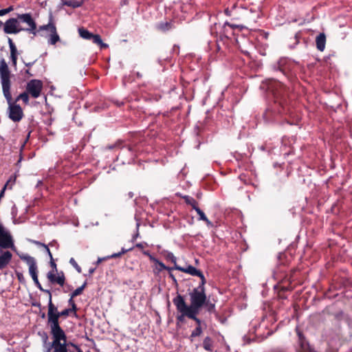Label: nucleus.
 <instances>
[{
	"label": "nucleus",
	"instance_id": "nucleus-1",
	"mask_svg": "<svg viewBox=\"0 0 352 352\" xmlns=\"http://www.w3.org/2000/svg\"><path fill=\"white\" fill-rule=\"evenodd\" d=\"M269 94L272 96L273 102L269 103L263 113L266 124L293 125L289 120L292 111L288 100V90L285 85L277 80H271L267 86Z\"/></svg>",
	"mask_w": 352,
	"mask_h": 352
},
{
	"label": "nucleus",
	"instance_id": "nucleus-2",
	"mask_svg": "<svg viewBox=\"0 0 352 352\" xmlns=\"http://www.w3.org/2000/svg\"><path fill=\"white\" fill-rule=\"evenodd\" d=\"M110 151H113L115 153L118 151L119 152L117 155V158L119 157H127V163H130L131 161H133L138 154L142 152L140 144H135L132 145H124L122 141L118 140L116 142L109 144L102 148L96 149V153H107Z\"/></svg>",
	"mask_w": 352,
	"mask_h": 352
},
{
	"label": "nucleus",
	"instance_id": "nucleus-3",
	"mask_svg": "<svg viewBox=\"0 0 352 352\" xmlns=\"http://www.w3.org/2000/svg\"><path fill=\"white\" fill-rule=\"evenodd\" d=\"M206 282H200L199 285L189 292L190 303L204 307L209 313H215V304L208 298L206 294Z\"/></svg>",
	"mask_w": 352,
	"mask_h": 352
},
{
	"label": "nucleus",
	"instance_id": "nucleus-4",
	"mask_svg": "<svg viewBox=\"0 0 352 352\" xmlns=\"http://www.w3.org/2000/svg\"><path fill=\"white\" fill-rule=\"evenodd\" d=\"M49 295L48 312H47V323L50 327L52 336L65 334L64 331L59 324V311L57 307L53 304L52 300V294L50 291H46Z\"/></svg>",
	"mask_w": 352,
	"mask_h": 352
},
{
	"label": "nucleus",
	"instance_id": "nucleus-5",
	"mask_svg": "<svg viewBox=\"0 0 352 352\" xmlns=\"http://www.w3.org/2000/svg\"><path fill=\"white\" fill-rule=\"evenodd\" d=\"M11 73L6 60L2 58L0 61V78L4 96L9 97V89L11 87Z\"/></svg>",
	"mask_w": 352,
	"mask_h": 352
},
{
	"label": "nucleus",
	"instance_id": "nucleus-6",
	"mask_svg": "<svg viewBox=\"0 0 352 352\" xmlns=\"http://www.w3.org/2000/svg\"><path fill=\"white\" fill-rule=\"evenodd\" d=\"M53 341L50 343V347L47 352H68L67 347L72 343H67V338L65 334L52 336Z\"/></svg>",
	"mask_w": 352,
	"mask_h": 352
},
{
	"label": "nucleus",
	"instance_id": "nucleus-7",
	"mask_svg": "<svg viewBox=\"0 0 352 352\" xmlns=\"http://www.w3.org/2000/svg\"><path fill=\"white\" fill-rule=\"evenodd\" d=\"M10 98L5 96L8 104L9 118L14 122H19L23 117V112L21 107L19 104L12 103V98L9 89Z\"/></svg>",
	"mask_w": 352,
	"mask_h": 352
},
{
	"label": "nucleus",
	"instance_id": "nucleus-8",
	"mask_svg": "<svg viewBox=\"0 0 352 352\" xmlns=\"http://www.w3.org/2000/svg\"><path fill=\"white\" fill-rule=\"evenodd\" d=\"M17 255L19 258L26 263V264L29 266V273L32 278L34 283H37L38 284V279L37 275V265L35 261V258L27 254L19 253L17 252Z\"/></svg>",
	"mask_w": 352,
	"mask_h": 352
},
{
	"label": "nucleus",
	"instance_id": "nucleus-9",
	"mask_svg": "<svg viewBox=\"0 0 352 352\" xmlns=\"http://www.w3.org/2000/svg\"><path fill=\"white\" fill-rule=\"evenodd\" d=\"M43 84L40 80H30L26 85V91L33 98H37L40 96Z\"/></svg>",
	"mask_w": 352,
	"mask_h": 352
},
{
	"label": "nucleus",
	"instance_id": "nucleus-10",
	"mask_svg": "<svg viewBox=\"0 0 352 352\" xmlns=\"http://www.w3.org/2000/svg\"><path fill=\"white\" fill-rule=\"evenodd\" d=\"M177 296L183 305V307L184 309V311H185L186 312L185 315H187V318L190 319L197 317V315L199 313L201 309L204 308V307H201L199 305H195L192 303H190V305H187L184 297L180 294H178Z\"/></svg>",
	"mask_w": 352,
	"mask_h": 352
},
{
	"label": "nucleus",
	"instance_id": "nucleus-11",
	"mask_svg": "<svg viewBox=\"0 0 352 352\" xmlns=\"http://www.w3.org/2000/svg\"><path fill=\"white\" fill-rule=\"evenodd\" d=\"M175 270H179L180 272L190 274L192 276H198L200 278L201 281L200 282H206V279L202 273L201 271L199 270H197L192 265H188L186 267H181V266H176L173 267Z\"/></svg>",
	"mask_w": 352,
	"mask_h": 352
},
{
	"label": "nucleus",
	"instance_id": "nucleus-12",
	"mask_svg": "<svg viewBox=\"0 0 352 352\" xmlns=\"http://www.w3.org/2000/svg\"><path fill=\"white\" fill-rule=\"evenodd\" d=\"M239 25L231 24L228 21H226L222 26V29L220 32V39L223 41L224 38L226 39H231L232 36L234 35L233 30L235 28H238Z\"/></svg>",
	"mask_w": 352,
	"mask_h": 352
},
{
	"label": "nucleus",
	"instance_id": "nucleus-13",
	"mask_svg": "<svg viewBox=\"0 0 352 352\" xmlns=\"http://www.w3.org/2000/svg\"><path fill=\"white\" fill-rule=\"evenodd\" d=\"M272 68L274 71L280 72L284 76H287L289 70L288 59L286 58H280L272 65Z\"/></svg>",
	"mask_w": 352,
	"mask_h": 352
},
{
	"label": "nucleus",
	"instance_id": "nucleus-14",
	"mask_svg": "<svg viewBox=\"0 0 352 352\" xmlns=\"http://www.w3.org/2000/svg\"><path fill=\"white\" fill-rule=\"evenodd\" d=\"M298 337L299 347L296 349L297 352H310L311 349L308 342L306 340L303 333L299 330H296Z\"/></svg>",
	"mask_w": 352,
	"mask_h": 352
},
{
	"label": "nucleus",
	"instance_id": "nucleus-15",
	"mask_svg": "<svg viewBox=\"0 0 352 352\" xmlns=\"http://www.w3.org/2000/svg\"><path fill=\"white\" fill-rule=\"evenodd\" d=\"M173 302L176 307L177 311L180 313L179 315H177L176 316V320L177 322H184L185 317H187V315L186 314L185 311H184V307L182 302L180 301L178 296H177L175 298L173 299Z\"/></svg>",
	"mask_w": 352,
	"mask_h": 352
},
{
	"label": "nucleus",
	"instance_id": "nucleus-16",
	"mask_svg": "<svg viewBox=\"0 0 352 352\" xmlns=\"http://www.w3.org/2000/svg\"><path fill=\"white\" fill-rule=\"evenodd\" d=\"M47 277L50 282L52 284L57 283L60 286H63L65 283V276L63 272L60 274L56 276L54 270L49 272L47 274Z\"/></svg>",
	"mask_w": 352,
	"mask_h": 352
},
{
	"label": "nucleus",
	"instance_id": "nucleus-17",
	"mask_svg": "<svg viewBox=\"0 0 352 352\" xmlns=\"http://www.w3.org/2000/svg\"><path fill=\"white\" fill-rule=\"evenodd\" d=\"M0 246L3 248L14 249V243L11 236L6 232L0 235Z\"/></svg>",
	"mask_w": 352,
	"mask_h": 352
},
{
	"label": "nucleus",
	"instance_id": "nucleus-18",
	"mask_svg": "<svg viewBox=\"0 0 352 352\" xmlns=\"http://www.w3.org/2000/svg\"><path fill=\"white\" fill-rule=\"evenodd\" d=\"M153 262L156 264L155 267L153 268V273L155 275H158L162 270H168V272H171L175 270L173 267L166 266L157 258H156L155 261H153Z\"/></svg>",
	"mask_w": 352,
	"mask_h": 352
},
{
	"label": "nucleus",
	"instance_id": "nucleus-19",
	"mask_svg": "<svg viewBox=\"0 0 352 352\" xmlns=\"http://www.w3.org/2000/svg\"><path fill=\"white\" fill-rule=\"evenodd\" d=\"M8 44L10 50V58L13 66L16 65L18 52L15 44L13 43L12 38H8Z\"/></svg>",
	"mask_w": 352,
	"mask_h": 352
},
{
	"label": "nucleus",
	"instance_id": "nucleus-20",
	"mask_svg": "<svg viewBox=\"0 0 352 352\" xmlns=\"http://www.w3.org/2000/svg\"><path fill=\"white\" fill-rule=\"evenodd\" d=\"M89 41H92V42L97 45L100 49H104L109 47L108 44L102 41L99 34H94L89 32Z\"/></svg>",
	"mask_w": 352,
	"mask_h": 352
},
{
	"label": "nucleus",
	"instance_id": "nucleus-21",
	"mask_svg": "<svg viewBox=\"0 0 352 352\" xmlns=\"http://www.w3.org/2000/svg\"><path fill=\"white\" fill-rule=\"evenodd\" d=\"M12 254L9 251L4 252L0 256V270L5 268L12 259Z\"/></svg>",
	"mask_w": 352,
	"mask_h": 352
},
{
	"label": "nucleus",
	"instance_id": "nucleus-22",
	"mask_svg": "<svg viewBox=\"0 0 352 352\" xmlns=\"http://www.w3.org/2000/svg\"><path fill=\"white\" fill-rule=\"evenodd\" d=\"M316 43L317 49L320 52H323L326 45V36L324 33H320L316 36Z\"/></svg>",
	"mask_w": 352,
	"mask_h": 352
},
{
	"label": "nucleus",
	"instance_id": "nucleus-23",
	"mask_svg": "<svg viewBox=\"0 0 352 352\" xmlns=\"http://www.w3.org/2000/svg\"><path fill=\"white\" fill-rule=\"evenodd\" d=\"M16 177H10V179L5 184L3 188L0 192V199L3 197L6 189L11 190L12 186L15 184Z\"/></svg>",
	"mask_w": 352,
	"mask_h": 352
},
{
	"label": "nucleus",
	"instance_id": "nucleus-24",
	"mask_svg": "<svg viewBox=\"0 0 352 352\" xmlns=\"http://www.w3.org/2000/svg\"><path fill=\"white\" fill-rule=\"evenodd\" d=\"M162 254L163 255V256L164 257V258L166 261H170L172 263L174 264L173 267L179 266L177 264V258H176V256L172 252H168L167 250H164L162 252Z\"/></svg>",
	"mask_w": 352,
	"mask_h": 352
},
{
	"label": "nucleus",
	"instance_id": "nucleus-25",
	"mask_svg": "<svg viewBox=\"0 0 352 352\" xmlns=\"http://www.w3.org/2000/svg\"><path fill=\"white\" fill-rule=\"evenodd\" d=\"M133 250V248H130L129 249H124V248H122V250L121 252H118V253H114L110 256H107L106 257H104L102 258H98L97 263H100L102 261H104V260H107V259H109V258H118V257H120L121 256L122 254H125L126 252H129V251H131Z\"/></svg>",
	"mask_w": 352,
	"mask_h": 352
},
{
	"label": "nucleus",
	"instance_id": "nucleus-26",
	"mask_svg": "<svg viewBox=\"0 0 352 352\" xmlns=\"http://www.w3.org/2000/svg\"><path fill=\"white\" fill-rule=\"evenodd\" d=\"M61 2L63 6L74 8L80 6L82 4L81 0H61Z\"/></svg>",
	"mask_w": 352,
	"mask_h": 352
},
{
	"label": "nucleus",
	"instance_id": "nucleus-27",
	"mask_svg": "<svg viewBox=\"0 0 352 352\" xmlns=\"http://www.w3.org/2000/svg\"><path fill=\"white\" fill-rule=\"evenodd\" d=\"M184 199L186 204L190 205L195 210V208H198L197 201L192 197L188 195L181 196Z\"/></svg>",
	"mask_w": 352,
	"mask_h": 352
},
{
	"label": "nucleus",
	"instance_id": "nucleus-28",
	"mask_svg": "<svg viewBox=\"0 0 352 352\" xmlns=\"http://www.w3.org/2000/svg\"><path fill=\"white\" fill-rule=\"evenodd\" d=\"M195 211L197 212V214L199 216V220H202L204 222H206V223L208 226H212V222L207 218V217L206 216L204 212L199 208H195Z\"/></svg>",
	"mask_w": 352,
	"mask_h": 352
},
{
	"label": "nucleus",
	"instance_id": "nucleus-29",
	"mask_svg": "<svg viewBox=\"0 0 352 352\" xmlns=\"http://www.w3.org/2000/svg\"><path fill=\"white\" fill-rule=\"evenodd\" d=\"M203 347L208 351H211L212 350V340L211 338L207 336L204 338L203 341Z\"/></svg>",
	"mask_w": 352,
	"mask_h": 352
},
{
	"label": "nucleus",
	"instance_id": "nucleus-30",
	"mask_svg": "<svg viewBox=\"0 0 352 352\" xmlns=\"http://www.w3.org/2000/svg\"><path fill=\"white\" fill-rule=\"evenodd\" d=\"M203 333V327H196L195 329L191 332L190 339L191 341L193 338L200 336Z\"/></svg>",
	"mask_w": 352,
	"mask_h": 352
},
{
	"label": "nucleus",
	"instance_id": "nucleus-31",
	"mask_svg": "<svg viewBox=\"0 0 352 352\" xmlns=\"http://www.w3.org/2000/svg\"><path fill=\"white\" fill-rule=\"evenodd\" d=\"M28 95H29V93H28V91H24V92H23V93L20 94L17 96V98H16V101H18V100H23V102H24L25 104H28V102H29V96H28Z\"/></svg>",
	"mask_w": 352,
	"mask_h": 352
},
{
	"label": "nucleus",
	"instance_id": "nucleus-32",
	"mask_svg": "<svg viewBox=\"0 0 352 352\" xmlns=\"http://www.w3.org/2000/svg\"><path fill=\"white\" fill-rule=\"evenodd\" d=\"M87 285V282H85L82 285L79 287L78 288L76 289L72 293V298H74V297L80 295L82 294V291L84 290L85 287Z\"/></svg>",
	"mask_w": 352,
	"mask_h": 352
},
{
	"label": "nucleus",
	"instance_id": "nucleus-33",
	"mask_svg": "<svg viewBox=\"0 0 352 352\" xmlns=\"http://www.w3.org/2000/svg\"><path fill=\"white\" fill-rule=\"evenodd\" d=\"M78 33L80 37L84 39H88V30L84 28L83 27L78 28Z\"/></svg>",
	"mask_w": 352,
	"mask_h": 352
},
{
	"label": "nucleus",
	"instance_id": "nucleus-34",
	"mask_svg": "<svg viewBox=\"0 0 352 352\" xmlns=\"http://www.w3.org/2000/svg\"><path fill=\"white\" fill-rule=\"evenodd\" d=\"M69 263L78 271V272H79V273L81 272V268L78 265V263H76V261H75V259L74 258H70Z\"/></svg>",
	"mask_w": 352,
	"mask_h": 352
},
{
	"label": "nucleus",
	"instance_id": "nucleus-35",
	"mask_svg": "<svg viewBox=\"0 0 352 352\" xmlns=\"http://www.w3.org/2000/svg\"><path fill=\"white\" fill-rule=\"evenodd\" d=\"M72 311H74L73 309H65L64 310H63L62 311L59 312V316L60 317L63 316V317H67L69 316V314L72 312Z\"/></svg>",
	"mask_w": 352,
	"mask_h": 352
},
{
	"label": "nucleus",
	"instance_id": "nucleus-36",
	"mask_svg": "<svg viewBox=\"0 0 352 352\" xmlns=\"http://www.w3.org/2000/svg\"><path fill=\"white\" fill-rule=\"evenodd\" d=\"M191 320H193L195 322L196 327H203V325L206 326L205 322L201 321L198 317L191 318Z\"/></svg>",
	"mask_w": 352,
	"mask_h": 352
},
{
	"label": "nucleus",
	"instance_id": "nucleus-37",
	"mask_svg": "<svg viewBox=\"0 0 352 352\" xmlns=\"http://www.w3.org/2000/svg\"><path fill=\"white\" fill-rule=\"evenodd\" d=\"M170 24L168 22L166 23H162L160 25V28L163 31L168 30L170 28Z\"/></svg>",
	"mask_w": 352,
	"mask_h": 352
},
{
	"label": "nucleus",
	"instance_id": "nucleus-38",
	"mask_svg": "<svg viewBox=\"0 0 352 352\" xmlns=\"http://www.w3.org/2000/svg\"><path fill=\"white\" fill-rule=\"evenodd\" d=\"M142 253H143L144 255L147 256L149 258V260L153 262V261H155L156 258L154 257L153 255H151L150 254L149 251H148V250H142Z\"/></svg>",
	"mask_w": 352,
	"mask_h": 352
},
{
	"label": "nucleus",
	"instance_id": "nucleus-39",
	"mask_svg": "<svg viewBox=\"0 0 352 352\" xmlns=\"http://www.w3.org/2000/svg\"><path fill=\"white\" fill-rule=\"evenodd\" d=\"M37 244H38V245H41V246L45 248L47 253L48 254V255L50 256V258H52V257H53L52 254V253H51V252H50V249L48 248V245H45L44 243H40V242H37Z\"/></svg>",
	"mask_w": 352,
	"mask_h": 352
},
{
	"label": "nucleus",
	"instance_id": "nucleus-40",
	"mask_svg": "<svg viewBox=\"0 0 352 352\" xmlns=\"http://www.w3.org/2000/svg\"><path fill=\"white\" fill-rule=\"evenodd\" d=\"M147 246V244L146 243H139L135 244V247L141 250L142 251L144 250V248Z\"/></svg>",
	"mask_w": 352,
	"mask_h": 352
},
{
	"label": "nucleus",
	"instance_id": "nucleus-41",
	"mask_svg": "<svg viewBox=\"0 0 352 352\" xmlns=\"http://www.w3.org/2000/svg\"><path fill=\"white\" fill-rule=\"evenodd\" d=\"M69 305H72V309H73V311H75L76 309V305L73 298H72V297L69 300Z\"/></svg>",
	"mask_w": 352,
	"mask_h": 352
},
{
	"label": "nucleus",
	"instance_id": "nucleus-42",
	"mask_svg": "<svg viewBox=\"0 0 352 352\" xmlns=\"http://www.w3.org/2000/svg\"><path fill=\"white\" fill-rule=\"evenodd\" d=\"M50 265L53 268V270L54 271V272H57L56 264L55 263V262L53 259V257H52V258H50Z\"/></svg>",
	"mask_w": 352,
	"mask_h": 352
},
{
	"label": "nucleus",
	"instance_id": "nucleus-43",
	"mask_svg": "<svg viewBox=\"0 0 352 352\" xmlns=\"http://www.w3.org/2000/svg\"><path fill=\"white\" fill-rule=\"evenodd\" d=\"M169 277L171 278V280H173V283L175 285H177V279H176L175 276L171 273V272H169Z\"/></svg>",
	"mask_w": 352,
	"mask_h": 352
},
{
	"label": "nucleus",
	"instance_id": "nucleus-44",
	"mask_svg": "<svg viewBox=\"0 0 352 352\" xmlns=\"http://www.w3.org/2000/svg\"><path fill=\"white\" fill-rule=\"evenodd\" d=\"M34 284L36 285V287H38L41 291H42V292H45V293H46V294H47V292L46 291H49V290H48V289H43V287H42V286H41V283H40L39 282H38V284L37 283H35Z\"/></svg>",
	"mask_w": 352,
	"mask_h": 352
},
{
	"label": "nucleus",
	"instance_id": "nucleus-45",
	"mask_svg": "<svg viewBox=\"0 0 352 352\" xmlns=\"http://www.w3.org/2000/svg\"><path fill=\"white\" fill-rule=\"evenodd\" d=\"M72 346L74 347V351H71L69 349V351L70 352H82V351L75 344H72Z\"/></svg>",
	"mask_w": 352,
	"mask_h": 352
},
{
	"label": "nucleus",
	"instance_id": "nucleus-46",
	"mask_svg": "<svg viewBox=\"0 0 352 352\" xmlns=\"http://www.w3.org/2000/svg\"><path fill=\"white\" fill-rule=\"evenodd\" d=\"M289 290H292V288L283 286V287H281V289L279 292H281V293H282V292L289 291Z\"/></svg>",
	"mask_w": 352,
	"mask_h": 352
},
{
	"label": "nucleus",
	"instance_id": "nucleus-47",
	"mask_svg": "<svg viewBox=\"0 0 352 352\" xmlns=\"http://www.w3.org/2000/svg\"><path fill=\"white\" fill-rule=\"evenodd\" d=\"M278 297L282 299H286L287 296H285L283 294V292L281 293V292H278Z\"/></svg>",
	"mask_w": 352,
	"mask_h": 352
},
{
	"label": "nucleus",
	"instance_id": "nucleus-48",
	"mask_svg": "<svg viewBox=\"0 0 352 352\" xmlns=\"http://www.w3.org/2000/svg\"><path fill=\"white\" fill-rule=\"evenodd\" d=\"M7 11L5 9L0 10V16L7 14Z\"/></svg>",
	"mask_w": 352,
	"mask_h": 352
},
{
	"label": "nucleus",
	"instance_id": "nucleus-49",
	"mask_svg": "<svg viewBox=\"0 0 352 352\" xmlns=\"http://www.w3.org/2000/svg\"><path fill=\"white\" fill-rule=\"evenodd\" d=\"M7 13H10V12L14 10V8L12 6H9L8 8H6Z\"/></svg>",
	"mask_w": 352,
	"mask_h": 352
},
{
	"label": "nucleus",
	"instance_id": "nucleus-50",
	"mask_svg": "<svg viewBox=\"0 0 352 352\" xmlns=\"http://www.w3.org/2000/svg\"><path fill=\"white\" fill-rule=\"evenodd\" d=\"M224 12L227 16H231V10L229 8H226Z\"/></svg>",
	"mask_w": 352,
	"mask_h": 352
},
{
	"label": "nucleus",
	"instance_id": "nucleus-51",
	"mask_svg": "<svg viewBox=\"0 0 352 352\" xmlns=\"http://www.w3.org/2000/svg\"><path fill=\"white\" fill-rule=\"evenodd\" d=\"M17 277H18V279L19 280V281L21 282V280L23 278V274H17Z\"/></svg>",
	"mask_w": 352,
	"mask_h": 352
},
{
	"label": "nucleus",
	"instance_id": "nucleus-52",
	"mask_svg": "<svg viewBox=\"0 0 352 352\" xmlns=\"http://www.w3.org/2000/svg\"><path fill=\"white\" fill-rule=\"evenodd\" d=\"M5 231L3 227L0 224V235L3 233Z\"/></svg>",
	"mask_w": 352,
	"mask_h": 352
},
{
	"label": "nucleus",
	"instance_id": "nucleus-53",
	"mask_svg": "<svg viewBox=\"0 0 352 352\" xmlns=\"http://www.w3.org/2000/svg\"><path fill=\"white\" fill-rule=\"evenodd\" d=\"M295 40H296V42H295V45L298 44V34H296L295 35Z\"/></svg>",
	"mask_w": 352,
	"mask_h": 352
},
{
	"label": "nucleus",
	"instance_id": "nucleus-54",
	"mask_svg": "<svg viewBox=\"0 0 352 352\" xmlns=\"http://www.w3.org/2000/svg\"><path fill=\"white\" fill-rule=\"evenodd\" d=\"M244 182V184H247L249 183V180H250V178H248V179H242Z\"/></svg>",
	"mask_w": 352,
	"mask_h": 352
},
{
	"label": "nucleus",
	"instance_id": "nucleus-55",
	"mask_svg": "<svg viewBox=\"0 0 352 352\" xmlns=\"http://www.w3.org/2000/svg\"><path fill=\"white\" fill-rule=\"evenodd\" d=\"M216 45H217V51L220 50V46H219V44L218 43V41H217Z\"/></svg>",
	"mask_w": 352,
	"mask_h": 352
},
{
	"label": "nucleus",
	"instance_id": "nucleus-56",
	"mask_svg": "<svg viewBox=\"0 0 352 352\" xmlns=\"http://www.w3.org/2000/svg\"><path fill=\"white\" fill-rule=\"evenodd\" d=\"M136 76L138 77V78H141L142 77V74L139 72H137L135 73Z\"/></svg>",
	"mask_w": 352,
	"mask_h": 352
},
{
	"label": "nucleus",
	"instance_id": "nucleus-57",
	"mask_svg": "<svg viewBox=\"0 0 352 352\" xmlns=\"http://www.w3.org/2000/svg\"><path fill=\"white\" fill-rule=\"evenodd\" d=\"M129 198H132V197H133V192H130L129 193Z\"/></svg>",
	"mask_w": 352,
	"mask_h": 352
},
{
	"label": "nucleus",
	"instance_id": "nucleus-58",
	"mask_svg": "<svg viewBox=\"0 0 352 352\" xmlns=\"http://www.w3.org/2000/svg\"><path fill=\"white\" fill-rule=\"evenodd\" d=\"M56 243V242H52V243H50V245L53 246V245H54Z\"/></svg>",
	"mask_w": 352,
	"mask_h": 352
},
{
	"label": "nucleus",
	"instance_id": "nucleus-59",
	"mask_svg": "<svg viewBox=\"0 0 352 352\" xmlns=\"http://www.w3.org/2000/svg\"><path fill=\"white\" fill-rule=\"evenodd\" d=\"M26 73L30 76H32V74L30 73L29 70H26Z\"/></svg>",
	"mask_w": 352,
	"mask_h": 352
},
{
	"label": "nucleus",
	"instance_id": "nucleus-60",
	"mask_svg": "<svg viewBox=\"0 0 352 352\" xmlns=\"http://www.w3.org/2000/svg\"><path fill=\"white\" fill-rule=\"evenodd\" d=\"M274 166V167H276V166H280V164H277V163H275Z\"/></svg>",
	"mask_w": 352,
	"mask_h": 352
},
{
	"label": "nucleus",
	"instance_id": "nucleus-61",
	"mask_svg": "<svg viewBox=\"0 0 352 352\" xmlns=\"http://www.w3.org/2000/svg\"><path fill=\"white\" fill-rule=\"evenodd\" d=\"M94 270H89V274L94 272Z\"/></svg>",
	"mask_w": 352,
	"mask_h": 352
},
{
	"label": "nucleus",
	"instance_id": "nucleus-62",
	"mask_svg": "<svg viewBox=\"0 0 352 352\" xmlns=\"http://www.w3.org/2000/svg\"><path fill=\"white\" fill-rule=\"evenodd\" d=\"M32 65V63H28V64H26V66L30 67Z\"/></svg>",
	"mask_w": 352,
	"mask_h": 352
},
{
	"label": "nucleus",
	"instance_id": "nucleus-63",
	"mask_svg": "<svg viewBox=\"0 0 352 352\" xmlns=\"http://www.w3.org/2000/svg\"><path fill=\"white\" fill-rule=\"evenodd\" d=\"M205 176H207V177H209V176H211L210 174H206Z\"/></svg>",
	"mask_w": 352,
	"mask_h": 352
},
{
	"label": "nucleus",
	"instance_id": "nucleus-64",
	"mask_svg": "<svg viewBox=\"0 0 352 352\" xmlns=\"http://www.w3.org/2000/svg\"><path fill=\"white\" fill-rule=\"evenodd\" d=\"M89 342H94V340H91V339H89Z\"/></svg>",
	"mask_w": 352,
	"mask_h": 352
}]
</instances>
